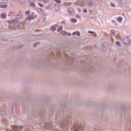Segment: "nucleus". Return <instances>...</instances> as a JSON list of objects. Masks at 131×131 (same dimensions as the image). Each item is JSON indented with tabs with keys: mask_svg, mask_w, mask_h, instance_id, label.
Returning a JSON list of instances; mask_svg holds the SVG:
<instances>
[{
	"mask_svg": "<svg viewBox=\"0 0 131 131\" xmlns=\"http://www.w3.org/2000/svg\"><path fill=\"white\" fill-rule=\"evenodd\" d=\"M115 34H116V33H115V31L113 30H112L111 31V35H115Z\"/></svg>",
	"mask_w": 131,
	"mask_h": 131,
	"instance_id": "11",
	"label": "nucleus"
},
{
	"mask_svg": "<svg viewBox=\"0 0 131 131\" xmlns=\"http://www.w3.org/2000/svg\"><path fill=\"white\" fill-rule=\"evenodd\" d=\"M61 34H62V35H63L64 36H65V35H67V32H66V31H63L61 32Z\"/></svg>",
	"mask_w": 131,
	"mask_h": 131,
	"instance_id": "14",
	"label": "nucleus"
},
{
	"mask_svg": "<svg viewBox=\"0 0 131 131\" xmlns=\"http://www.w3.org/2000/svg\"><path fill=\"white\" fill-rule=\"evenodd\" d=\"M34 13H32L31 15H29L27 18L28 21H30L31 20H33L34 19Z\"/></svg>",
	"mask_w": 131,
	"mask_h": 131,
	"instance_id": "2",
	"label": "nucleus"
},
{
	"mask_svg": "<svg viewBox=\"0 0 131 131\" xmlns=\"http://www.w3.org/2000/svg\"><path fill=\"white\" fill-rule=\"evenodd\" d=\"M54 2H56L57 4H61L62 1L61 0H53Z\"/></svg>",
	"mask_w": 131,
	"mask_h": 131,
	"instance_id": "15",
	"label": "nucleus"
},
{
	"mask_svg": "<svg viewBox=\"0 0 131 131\" xmlns=\"http://www.w3.org/2000/svg\"><path fill=\"white\" fill-rule=\"evenodd\" d=\"M111 5L112 7H113V8L115 7V4H114V3H111Z\"/></svg>",
	"mask_w": 131,
	"mask_h": 131,
	"instance_id": "23",
	"label": "nucleus"
},
{
	"mask_svg": "<svg viewBox=\"0 0 131 131\" xmlns=\"http://www.w3.org/2000/svg\"><path fill=\"white\" fill-rule=\"evenodd\" d=\"M1 18H2L3 19H4V18H6L7 17V13H3L1 14Z\"/></svg>",
	"mask_w": 131,
	"mask_h": 131,
	"instance_id": "7",
	"label": "nucleus"
},
{
	"mask_svg": "<svg viewBox=\"0 0 131 131\" xmlns=\"http://www.w3.org/2000/svg\"><path fill=\"white\" fill-rule=\"evenodd\" d=\"M0 8H2V9H6V8H8L7 5H0Z\"/></svg>",
	"mask_w": 131,
	"mask_h": 131,
	"instance_id": "8",
	"label": "nucleus"
},
{
	"mask_svg": "<svg viewBox=\"0 0 131 131\" xmlns=\"http://www.w3.org/2000/svg\"><path fill=\"white\" fill-rule=\"evenodd\" d=\"M39 7H41V8H42V7L43 6V5H42V4H40V3H39L38 4Z\"/></svg>",
	"mask_w": 131,
	"mask_h": 131,
	"instance_id": "27",
	"label": "nucleus"
},
{
	"mask_svg": "<svg viewBox=\"0 0 131 131\" xmlns=\"http://www.w3.org/2000/svg\"><path fill=\"white\" fill-rule=\"evenodd\" d=\"M56 28L55 26H52L51 28V30H52V31H55L56 30Z\"/></svg>",
	"mask_w": 131,
	"mask_h": 131,
	"instance_id": "16",
	"label": "nucleus"
},
{
	"mask_svg": "<svg viewBox=\"0 0 131 131\" xmlns=\"http://www.w3.org/2000/svg\"><path fill=\"white\" fill-rule=\"evenodd\" d=\"M113 23H114V20H112Z\"/></svg>",
	"mask_w": 131,
	"mask_h": 131,
	"instance_id": "31",
	"label": "nucleus"
},
{
	"mask_svg": "<svg viewBox=\"0 0 131 131\" xmlns=\"http://www.w3.org/2000/svg\"><path fill=\"white\" fill-rule=\"evenodd\" d=\"M116 45H117L118 47H121L120 42L119 41H116Z\"/></svg>",
	"mask_w": 131,
	"mask_h": 131,
	"instance_id": "20",
	"label": "nucleus"
},
{
	"mask_svg": "<svg viewBox=\"0 0 131 131\" xmlns=\"http://www.w3.org/2000/svg\"><path fill=\"white\" fill-rule=\"evenodd\" d=\"M55 9L56 10V11H59V10H60L59 7H58V6H55Z\"/></svg>",
	"mask_w": 131,
	"mask_h": 131,
	"instance_id": "22",
	"label": "nucleus"
},
{
	"mask_svg": "<svg viewBox=\"0 0 131 131\" xmlns=\"http://www.w3.org/2000/svg\"><path fill=\"white\" fill-rule=\"evenodd\" d=\"M30 5L31 6V7H33V8H34L35 7V4H34V3L33 2H30Z\"/></svg>",
	"mask_w": 131,
	"mask_h": 131,
	"instance_id": "12",
	"label": "nucleus"
},
{
	"mask_svg": "<svg viewBox=\"0 0 131 131\" xmlns=\"http://www.w3.org/2000/svg\"><path fill=\"white\" fill-rule=\"evenodd\" d=\"M52 126H53L51 123H49L48 124L45 125V127L47 128V129H50V128H52Z\"/></svg>",
	"mask_w": 131,
	"mask_h": 131,
	"instance_id": "4",
	"label": "nucleus"
},
{
	"mask_svg": "<svg viewBox=\"0 0 131 131\" xmlns=\"http://www.w3.org/2000/svg\"><path fill=\"white\" fill-rule=\"evenodd\" d=\"M26 14H30V10L26 11Z\"/></svg>",
	"mask_w": 131,
	"mask_h": 131,
	"instance_id": "25",
	"label": "nucleus"
},
{
	"mask_svg": "<svg viewBox=\"0 0 131 131\" xmlns=\"http://www.w3.org/2000/svg\"><path fill=\"white\" fill-rule=\"evenodd\" d=\"M17 26L19 28H22V27H23V23L21 22L18 23L17 24Z\"/></svg>",
	"mask_w": 131,
	"mask_h": 131,
	"instance_id": "5",
	"label": "nucleus"
},
{
	"mask_svg": "<svg viewBox=\"0 0 131 131\" xmlns=\"http://www.w3.org/2000/svg\"><path fill=\"white\" fill-rule=\"evenodd\" d=\"M34 17H35V18H36V15H35Z\"/></svg>",
	"mask_w": 131,
	"mask_h": 131,
	"instance_id": "32",
	"label": "nucleus"
},
{
	"mask_svg": "<svg viewBox=\"0 0 131 131\" xmlns=\"http://www.w3.org/2000/svg\"><path fill=\"white\" fill-rule=\"evenodd\" d=\"M87 12H88V10L86 9H84L83 13H87Z\"/></svg>",
	"mask_w": 131,
	"mask_h": 131,
	"instance_id": "29",
	"label": "nucleus"
},
{
	"mask_svg": "<svg viewBox=\"0 0 131 131\" xmlns=\"http://www.w3.org/2000/svg\"><path fill=\"white\" fill-rule=\"evenodd\" d=\"M71 20H72V21L73 22H74V23H76V22L77 21V20L76 19H75V18H73V19H72Z\"/></svg>",
	"mask_w": 131,
	"mask_h": 131,
	"instance_id": "21",
	"label": "nucleus"
},
{
	"mask_svg": "<svg viewBox=\"0 0 131 131\" xmlns=\"http://www.w3.org/2000/svg\"><path fill=\"white\" fill-rule=\"evenodd\" d=\"M64 6L66 7H69V6H71L72 5V3H69V2H65L63 4Z\"/></svg>",
	"mask_w": 131,
	"mask_h": 131,
	"instance_id": "6",
	"label": "nucleus"
},
{
	"mask_svg": "<svg viewBox=\"0 0 131 131\" xmlns=\"http://www.w3.org/2000/svg\"><path fill=\"white\" fill-rule=\"evenodd\" d=\"M8 22L10 24H13V20H9Z\"/></svg>",
	"mask_w": 131,
	"mask_h": 131,
	"instance_id": "28",
	"label": "nucleus"
},
{
	"mask_svg": "<svg viewBox=\"0 0 131 131\" xmlns=\"http://www.w3.org/2000/svg\"><path fill=\"white\" fill-rule=\"evenodd\" d=\"M75 34L77 36H79V35H80V33L79 32H75L73 33V35H75Z\"/></svg>",
	"mask_w": 131,
	"mask_h": 131,
	"instance_id": "9",
	"label": "nucleus"
},
{
	"mask_svg": "<svg viewBox=\"0 0 131 131\" xmlns=\"http://www.w3.org/2000/svg\"><path fill=\"white\" fill-rule=\"evenodd\" d=\"M12 128H13V129H14V130L20 131V130H22V128H23V126L14 125V126H12Z\"/></svg>",
	"mask_w": 131,
	"mask_h": 131,
	"instance_id": "1",
	"label": "nucleus"
},
{
	"mask_svg": "<svg viewBox=\"0 0 131 131\" xmlns=\"http://www.w3.org/2000/svg\"><path fill=\"white\" fill-rule=\"evenodd\" d=\"M40 43L39 42H37V43H35L33 45V47L34 48H36V47H37V45H39Z\"/></svg>",
	"mask_w": 131,
	"mask_h": 131,
	"instance_id": "19",
	"label": "nucleus"
},
{
	"mask_svg": "<svg viewBox=\"0 0 131 131\" xmlns=\"http://www.w3.org/2000/svg\"><path fill=\"white\" fill-rule=\"evenodd\" d=\"M16 17H17V18H21L22 17V16H20V15L17 14Z\"/></svg>",
	"mask_w": 131,
	"mask_h": 131,
	"instance_id": "24",
	"label": "nucleus"
},
{
	"mask_svg": "<svg viewBox=\"0 0 131 131\" xmlns=\"http://www.w3.org/2000/svg\"><path fill=\"white\" fill-rule=\"evenodd\" d=\"M13 24H15V23H17V22H19V19H14L12 20Z\"/></svg>",
	"mask_w": 131,
	"mask_h": 131,
	"instance_id": "13",
	"label": "nucleus"
},
{
	"mask_svg": "<svg viewBox=\"0 0 131 131\" xmlns=\"http://www.w3.org/2000/svg\"><path fill=\"white\" fill-rule=\"evenodd\" d=\"M5 2V0H0V3H4Z\"/></svg>",
	"mask_w": 131,
	"mask_h": 131,
	"instance_id": "30",
	"label": "nucleus"
},
{
	"mask_svg": "<svg viewBox=\"0 0 131 131\" xmlns=\"http://www.w3.org/2000/svg\"><path fill=\"white\" fill-rule=\"evenodd\" d=\"M118 21L119 22H121V21H122V17H119L118 18Z\"/></svg>",
	"mask_w": 131,
	"mask_h": 131,
	"instance_id": "18",
	"label": "nucleus"
},
{
	"mask_svg": "<svg viewBox=\"0 0 131 131\" xmlns=\"http://www.w3.org/2000/svg\"><path fill=\"white\" fill-rule=\"evenodd\" d=\"M120 2H121V1H122L123 0H120Z\"/></svg>",
	"mask_w": 131,
	"mask_h": 131,
	"instance_id": "33",
	"label": "nucleus"
},
{
	"mask_svg": "<svg viewBox=\"0 0 131 131\" xmlns=\"http://www.w3.org/2000/svg\"><path fill=\"white\" fill-rule=\"evenodd\" d=\"M88 33H90L91 34H93V33H94V32L91 31H88Z\"/></svg>",
	"mask_w": 131,
	"mask_h": 131,
	"instance_id": "26",
	"label": "nucleus"
},
{
	"mask_svg": "<svg viewBox=\"0 0 131 131\" xmlns=\"http://www.w3.org/2000/svg\"><path fill=\"white\" fill-rule=\"evenodd\" d=\"M123 41L125 45H128L129 43V38L128 37L126 38H124L123 39Z\"/></svg>",
	"mask_w": 131,
	"mask_h": 131,
	"instance_id": "3",
	"label": "nucleus"
},
{
	"mask_svg": "<svg viewBox=\"0 0 131 131\" xmlns=\"http://www.w3.org/2000/svg\"><path fill=\"white\" fill-rule=\"evenodd\" d=\"M62 29H63V27L60 26L58 28L57 31H58V32H60V31H62Z\"/></svg>",
	"mask_w": 131,
	"mask_h": 131,
	"instance_id": "10",
	"label": "nucleus"
},
{
	"mask_svg": "<svg viewBox=\"0 0 131 131\" xmlns=\"http://www.w3.org/2000/svg\"><path fill=\"white\" fill-rule=\"evenodd\" d=\"M69 14H72V8H69L68 10Z\"/></svg>",
	"mask_w": 131,
	"mask_h": 131,
	"instance_id": "17",
	"label": "nucleus"
}]
</instances>
